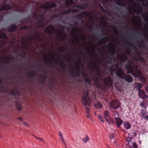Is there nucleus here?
Segmentation results:
<instances>
[{"label": "nucleus", "mask_w": 148, "mask_h": 148, "mask_svg": "<svg viewBox=\"0 0 148 148\" xmlns=\"http://www.w3.org/2000/svg\"><path fill=\"white\" fill-rule=\"evenodd\" d=\"M94 84L97 87L100 88L103 90L105 91L108 87L110 88L113 86V81L110 77L108 76L104 79L102 86L97 78L94 79Z\"/></svg>", "instance_id": "1"}, {"label": "nucleus", "mask_w": 148, "mask_h": 148, "mask_svg": "<svg viewBox=\"0 0 148 148\" xmlns=\"http://www.w3.org/2000/svg\"><path fill=\"white\" fill-rule=\"evenodd\" d=\"M125 67L126 69L127 70V73H130L134 77H139L140 81L144 83L145 82V79L143 77H140V76L142 75V72L138 70V66H136L135 71H134L132 63L128 62Z\"/></svg>", "instance_id": "2"}, {"label": "nucleus", "mask_w": 148, "mask_h": 148, "mask_svg": "<svg viewBox=\"0 0 148 148\" xmlns=\"http://www.w3.org/2000/svg\"><path fill=\"white\" fill-rule=\"evenodd\" d=\"M110 70L112 72L115 71V74L117 77L125 82L130 83L133 81V79L132 76L129 75L125 74L121 68L117 67L113 70L111 68H110Z\"/></svg>", "instance_id": "3"}, {"label": "nucleus", "mask_w": 148, "mask_h": 148, "mask_svg": "<svg viewBox=\"0 0 148 148\" xmlns=\"http://www.w3.org/2000/svg\"><path fill=\"white\" fill-rule=\"evenodd\" d=\"M83 94L84 96H83L82 99V104L84 106H90L91 103V99L89 95V90L88 89L86 90V92H83Z\"/></svg>", "instance_id": "4"}, {"label": "nucleus", "mask_w": 148, "mask_h": 148, "mask_svg": "<svg viewBox=\"0 0 148 148\" xmlns=\"http://www.w3.org/2000/svg\"><path fill=\"white\" fill-rule=\"evenodd\" d=\"M6 2V0H4V3L5 4L1 6V8H0V22L3 21L4 15L5 14V13L1 11L10 10L11 9L10 5L9 4H5Z\"/></svg>", "instance_id": "5"}, {"label": "nucleus", "mask_w": 148, "mask_h": 148, "mask_svg": "<svg viewBox=\"0 0 148 148\" xmlns=\"http://www.w3.org/2000/svg\"><path fill=\"white\" fill-rule=\"evenodd\" d=\"M56 6V4L54 2L50 3L49 2H45L44 4L41 6V8L44 9H47L55 7Z\"/></svg>", "instance_id": "6"}, {"label": "nucleus", "mask_w": 148, "mask_h": 148, "mask_svg": "<svg viewBox=\"0 0 148 148\" xmlns=\"http://www.w3.org/2000/svg\"><path fill=\"white\" fill-rule=\"evenodd\" d=\"M83 16H84L88 17L90 19H92L93 18L92 15L91 13L82 12L79 14L76 15V16L75 18H76L81 19V18Z\"/></svg>", "instance_id": "7"}, {"label": "nucleus", "mask_w": 148, "mask_h": 148, "mask_svg": "<svg viewBox=\"0 0 148 148\" xmlns=\"http://www.w3.org/2000/svg\"><path fill=\"white\" fill-rule=\"evenodd\" d=\"M110 104L111 107L115 110L117 109L120 106L119 102L115 100H112L110 103Z\"/></svg>", "instance_id": "8"}, {"label": "nucleus", "mask_w": 148, "mask_h": 148, "mask_svg": "<svg viewBox=\"0 0 148 148\" xmlns=\"http://www.w3.org/2000/svg\"><path fill=\"white\" fill-rule=\"evenodd\" d=\"M116 115L117 116V117H114V118L116 121V125L119 128H121V125L123 123V121L120 118H119V115L117 113H116L115 114H114V116Z\"/></svg>", "instance_id": "9"}, {"label": "nucleus", "mask_w": 148, "mask_h": 148, "mask_svg": "<svg viewBox=\"0 0 148 148\" xmlns=\"http://www.w3.org/2000/svg\"><path fill=\"white\" fill-rule=\"evenodd\" d=\"M17 29V26L15 24H12L8 27L6 31L9 32H13L16 31Z\"/></svg>", "instance_id": "10"}, {"label": "nucleus", "mask_w": 148, "mask_h": 148, "mask_svg": "<svg viewBox=\"0 0 148 148\" xmlns=\"http://www.w3.org/2000/svg\"><path fill=\"white\" fill-rule=\"evenodd\" d=\"M109 45H110L112 47L111 50L109 51V53L111 56H114L115 54L116 53V51L113 45L110 44L107 46V47L109 48Z\"/></svg>", "instance_id": "11"}, {"label": "nucleus", "mask_w": 148, "mask_h": 148, "mask_svg": "<svg viewBox=\"0 0 148 148\" xmlns=\"http://www.w3.org/2000/svg\"><path fill=\"white\" fill-rule=\"evenodd\" d=\"M54 27L52 25H50L46 28L45 32L47 34L51 35L52 34V33L51 30H54Z\"/></svg>", "instance_id": "12"}, {"label": "nucleus", "mask_w": 148, "mask_h": 148, "mask_svg": "<svg viewBox=\"0 0 148 148\" xmlns=\"http://www.w3.org/2000/svg\"><path fill=\"white\" fill-rule=\"evenodd\" d=\"M124 44L127 45L128 46L131 47L132 49L134 50L136 49V47L134 45H132L129 42H127L126 40H122Z\"/></svg>", "instance_id": "13"}, {"label": "nucleus", "mask_w": 148, "mask_h": 148, "mask_svg": "<svg viewBox=\"0 0 148 148\" xmlns=\"http://www.w3.org/2000/svg\"><path fill=\"white\" fill-rule=\"evenodd\" d=\"M36 72L35 71L28 72L27 74V76L29 77H33L35 76Z\"/></svg>", "instance_id": "14"}, {"label": "nucleus", "mask_w": 148, "mask_h": 148, "mask_svg": "<svg viewBox=\"0 0 148 148\" xmlns=\"http://www.w3.org/2000/svg\"><path fill=\"white\" fill-rule=\"evenodd\" d=\"M124 127L126 129H129L131 127V125L127 121H125L123 124Z\"/></svg>", "instance_id": "15"}, {"label": "nucleus", "mask_w": 148, "mask_h": 148, "mask_svg": "<svg viewBox=\"0 0 148 148\" xmlns=\"http://www.w3.org/2000/svg\"><path fill=\"white\" fill-rule=\"evenodd\" d=\"M11 94L15 96L19 94V91L16 89H12L10 92Z\"/></svg>", "instance_id": "16"}, {"label": "nucleus", "mask_w": 148, "mask_h": 148, "mask_svg": "<svg viewBox=\"0 0 148 148\" xmlns=\"http://www.w3.org/2000/svg\"><path fill=\"white\" fill-rule=\"evenodd\" d=\"M120 0H119L118 1H115L116 3L120 6L125 7L126 5V3L123 1V3H122L120 2Z\"/></svg>", "instance_id": "17"}, {"label": "nucleus", "mask_w": 148, "mask_h": 148, "mask_svg": "<svg viewBox=\"0 0 148 148\" xmlns=\"http://www.w3.org/2000/svg\"><path fill=\"white\" fill-rule=\"evenodd\" d=\"M60 66L63 69H64L66 68V65L64 62L61 60H60Z\"/></svg>", "instance_id": "18"}, {"label": "nucleus", "mask_w": 148, "mask_h": 148, "mask_svg": "<svg viewBox=\"0 0 148 148\" xmlns=\"http://www.w3.org/2000/svg\"><path fill=\"white\" fill-rule=\"evenodd\" d=\"M104 116L105 119H106L107 118H110V114L109 113V112L106 110L104 112Z\"/></svg>", "instance_id": "19"}, {"label": "nucleus", "mask_w": 148, "mask_h": 148, "mask_svg": "<svg viewBox=\"0 0 148 148\" xmlns=\"http://www.w3.org/2000/svg\"><path fill=\"white\" fill-rule=\"evenodd\" d=\"M0 32L2 33V35H0V38L6 40H8V37L5 33H2L1 31H0Z\"/></svg>", "instance_id": "20"}, {"label": "nucleus", "mask_w": 148, "mask_h": 148, "mask_svg": "<svg viewBox=\"0 0 148 148\" xmlns=\"http://www.w3.org/2000/svg\"><path fill=\"white\" fill-rule=\"evenodd\" d=\"M142 85L140 83H136L135 84L136 88L139 91L140 90V89L142 88Z\"/></svg>", "instance_id": "21"}, {"label": "nucleus", "mask_w": 148, "mask_h": 148, "mask_svg": "<svg viewBox=\"0 0 148 148\" xmlns=\"http://www.w3.org/2000/svg\"><path fill=\"white\" fill-rule=\"evenodd\" d=\"M95 107L97 108H101L102 107V104L99 102H97L95 104Z\"/></svg>", "instance_id": "22"}, {"label": "nucleus", "mask_w": 148, "mask_h": 148, "mask_svg": "<svg viewBox=\"0 0 148 148\" xmlns=\"http://www.w3.org/2000/svg\"><path fill=\"white\" fill-rule=\"evenodd\" d=\"M73 2V0H66L65 2V4L67 6H69V5Z\"/></svg>", "instance_id": "23"}, {"label": "nucleus", "mask_w": 148, "mask_h": 148, "mask_svg": "<svg viewBox=\"0 0 148 148\" xmlns=\"http://www.w3.org/2000/svg\"><path fill=\"white\" fill-rule=\"evenodd\" d=\"M138 95L140 97H143L145 95L144 92L140 90L138 91Z\"/></svg>", "instance_id": "24"}, {"label": "nucleus", "mask_w": 148, "mask_h": 148, "mask_svg": "<svg viewBox=\"0 0 148 148\" xmlns=\"http://www.w3.org/2000/svg\"><path fill=\"white\" fill-rule=\"evenodd\" d=\"M1 43H0V49L4 47L6 41L4 40H1Z\"/></svg>", "instance_id": "25"}, {"label": "nucleus", "mask_w": 148, "mask_h": 148, "mask_svg": "<svg viewBox=\"0 0 148 148\" xmlns=\"http://www.w3.org/2000/svg\"><path fill=\"white\" fill-rule=\"evenodd\" d=\"M85 82L88 84H90L91 82V80L89 78L85 77L84 79Z\"/></svg>", "instance_id": "26"}, {"label": "nucleus", "mask_w": 148, "mask_h": 148, "mask_svg": "<svg viewBox=\"0 0 148 148\" xmlns=\"http://www.w3.org/2000/svg\"><path fill=\"white\" fill-rule=\"evenodd\" d=\"M76 70L77 71L76 73L77 74V76L78 77H79V75H80V71L79 69L77 67H76Z\"/></svg>", "instance_id": "27"}, {"label": "nucleus", "mask_w": 148, "mask_h": 148, "mask_svg": "<svg viewBox=\"0 0 148 148\" xmlns=\"http://www.w3.org/2000/svg\"><path fill=\"white\" fill-rule=\"evenodd\" d=\"M127 60V58L125 56H121L120 58V60L123 62H125Z\"/></svg>", "instance_id": "28"}, {"label": "nucleus", "mask_w": 148, "mask_h": 148, "mask_svg": "<svg viewBox=\"0 0 148 148\" xmlns=\"http://www.w3.org/2000/svg\"><path fill=\"white\" fill-rule=\"evenodd\" d=\"M98 118L102 122H104V120H103V116L101 115H99L98 116Z\"/></svg>", "instance_id": "29"}, {"label": "nucleus", "mask_w": 148, "mask_h": 148, "mask_svg": "<svg viewBox=\"0 0 148 148\" xmlns=\"http://www.w3.org/2000/svg\"><path fill=\"white\" fill-rule=\"evenodd\" d=\"M70 10L71 12H72L74 13H77L79 12L78 10L76 9H70Z\"/></svg>", "instance_id": "30"}, {"label": "nucleus", "mask_w": 148, "mask_h": 148, "mask_svg": "<svg viewBox=\"0 0 148 148\" xmlns=\"http://www.w3.org/2000/svg\"><path fill=\"white\" fill-rule=\"evenodd\" d=\"M83 140L85 143H86L89 140V138L87 136H86L83 139Z\"/></svg>", "instance_id": "31"}, {"label": "nucleus", "mask_w": 148, "mask_h": 148, "mask_svg": "<svg viewBox=\"0 0 148 148\" xmlns=\"http://www.w3.org/2000/svg\"><path fill=\"white\" fill-rule=\"evenodd\" d=\"M88 6V5L87 4H84L82 5L83 8L82 10H84L86 9Z\"/></svg>", "instance_id": "32"}, {"label": "nucleus", "mask_w": 148, "mask_h": 148, "mask_svg": "<svg viewBox=\"0 0 148 148\" xmlns=\"http://www.w3.org/2000/svg\"><path fill=\"white\" fill-rule=\"evenodd\" d=\"M82 75L83 77H86L88 75L87 73L85 72H83L82 73Z\"/></svg>", "instance_id": "33"}, {"label": "nucleus", "mask_w": 148, "mask_h": 148, "mask_svg": "<svg viewBox=\"0 0 148 148\" xmlns=\"http://www.w3.org/2000/svg\"><path fill=\"white\" fill-rule=\"evenodd\" d=\"M140 112L143 115H144L146 114V110H141Z\"/></svg>", "instance_id": "34"}, {"label": "nucleus", "mask_w": 148, "mask_h": 148, "mask_svg": "<svg viewBox=\"0 0 148 148\" xmlns=\"http://www.w3.org/2000/svg\"><path fill=\"white\" fill-rule=\"evenodd\" d=\"M86 109V112L87 114H89L90 112V109L87 108V107H85Z\"/></svg>", "instance_id": "35"}, {"label": "nucleus", "mask_w": 148, "mask_h": 148, "mask_svg": "<svg viewBox=\"0 0 148 148\" xmlns=\"http://www.w3.org/2000/svg\"><path fill=\"white\" fill-rule=\"evenodd\" d=\"M29 28V27L28 26H23L21 28V30H22V29L27 30L28 28Z\"/></svg>", "instance_id": "36"}, {"label": "nucleus", "mask_w": 148, "mask_h": 148, "mask_svg": "<svg viewBox=\"0 0 148 148\" xmlns=\"http://www.w3.org/2000/svg\"><path fill=\"white\" fill-rule=\"evenodd\" d=\"M34 136L36 139L39 140H40L42 141L43 142H44V140L43 138H40L36 136Z\"/></svg>", "instance_id": "37"}, {"label": "nucleus", "mask_w": 148, "mask_h": 148, "mask_svg": "<svg viewBox=\"0 0 148 148\" xmlns=\"http://www.w3.org/2000/svg\"><path fill=\"white\" fill-rule=\"evenodd\" d=\"M81 39L85 40L86 39V37L84 35L82 34L81 35Z\"/></svg>", "instance_id": "38"}, {"label": "nucleus", "mask_w": 148, "mask_h": 148, "mask_svg": "<svg viewBox=\"0 0 148 148\" xmlns=\"http://www.w3.org/2000/svg\"><path fill=\"white\" fill-rule=\"evenodd\" d=\"M59 16L58 14H54L53 15L52 17V19L53 18H56Z\"/></svg>", "instance_id": "39"}, {"label": "nucleus", "mask_w": 148, "mask_h": 148, "mask_svg": "<svg viewBox=\"0 0 148 148\" xmlns=\"http://www.w3.org/2000/svg\"><path fill=\"white\" fill-rule=\"evenodd\" d=\"M112 27L114 29V32L116 34H117L118 33V31L114 27L112 26Z\"/></svg>", "instance_id": "40"}, {"label": "nucleus", "mask_w": 148, "mask_h": 148, "mask_svg": "<svg viewBox=\"0 0 148 148\" xmlns=\"http://www.w3.org/2000/svg\"><path fill=\"white\" fill-rule=\"evenodd\" d=\"M140 106L143 108H146V106L145 104L143 103H140Z\"/></svg>", "instance_id": "41"}, {"label": "nucleus", "mask_w": 148, "mask_h": 148, "mask_svg": "<svg viewBox=\"0 0 148 148\" xmlns=\"http://www.w3.org/2000/svg\"><path fill=\"white\" fill-rule=\"evenodd\" d=\"M99 7L104 12H106V11L100 5H99Z\"/></svg>", "instance_id": "42"}, {"label": "nucleus", "mask_w": 148, "mask_h": 148, "mask_svg": "<svg viewBox=\"0 0 148 148\" xmlns=\"http://www.w3.org/2000/svg\"><path fill=\"white\" fill-rule=\"evenodd\" d=\"M64 12L65 14H69L71 12L70 9H68L65 11Z\"/></svg>", "instance_id": "43"}, {"label": "nucleus", "mask_w": 148, "mask_h": 148, "mask_svg": "<svg viewBox=\"0 0 148 148\" xmlns=\"http://www.w3.org/2000/svg\"><path fill=\"white\" fill-rule=\"evenodd\" d=\"M78 60L79 61L78 64L79 65L81 64L82 66L83 67V66H84L82 64H81V59L80 58H78Z\"/></svg>", "instance_id": "44"}, {"label": "nucleus", "mask_w": 148, "mask_h": 148, "mask_svg": "<svg viewBox=\"0 0 148 148\" xmlns=\"http://www.w3.org/2000/svg\"><path fill=\"white\" fill-rule=\"evenodd\" d=\"M60 51L62 52H64L65 51V49L64 47H61L60 49Z\"/></svg>", "instance_id": "45"}, {"label": "nucleus", "mask_w": 148, "mask_h": 148, "mask_svg": "<svg viewBox=\"0 0 148 148\" xmlns=\"http://www.w3.org/2000/svg\"><path fill=\"white\" fill-rule=\"evenodd\" d=\"M133 147L134 148H137V145L135 143H133Z\"/></svg>", "instance_id": "46"}, {"label": "nucleus", "mask_w": 148, "mask_h": 148, "mask_svg": "<svg viewBox=\"0 0 148 148\" xmlns=\"http://www.w3.org/2000/svg\"><path fill=\"white\" fill-rule=\"evenodd\" d=\"M126 140L127 141H129L131 140V138L130 137H128L126 138Z\"/></svg>", "instance_id": "47"}, {"label": "nucleus", "mask_w": 148, "mask_h": 148, "mask_svg": "<svg viewBox=\"0 0 148 148\" xmlns=\"http://www.w3.org/2000/svg\"><path fill=\"white\" fill-rule=\"evenodd\" d=\"M70 71L72 73V75L73 76H75V74H74V71H73V70L71 69H70Z\"/></svg>", "instance_id": "48"}, {"label": "nucleus", "mask_w": 148, "mask_h": 148, "mask_svg": "<svg viewBox=\"0 0 148 148\" xmlns=\"http://www.w3.org/2000/svg\"><path fill=\"white\" fill-rule=\"evenodd\" d=\"M17 108L19 110H20L21 109V107L20 105H17Z\"/></svg>", "instance_id": "49"}, {"label": "nucleus", "mask_w": 148, "mask_h": 148, "mask_svg": "<svg viewBox=\"0 0 148 148\" xmlns=\"http://www.w3.org/2000/svg\"><path fill=\"white\" fill-rule=\"evenodd\" d=\"M86 116L88 118L91 119V116L89 114H88L86 115Z\"/></svg>", "instance_id": "50"}, {"label": "nucleus", "mask_w": 148, "mask_h": 148, "mask_svg": "<svg viewBox=\"0 0 148 148\" xmlns=\"http://www.w3.org/2000/svg\"><path fill=\"white\" fill-rule=\"evenodd\" d=\"M110 137L111 139L113 138H114V134H111L110 135Z\"/></svg>", "instance_id": "51"}, {"label": "nucleus", "mask_w": 148, "mask_h": 148, "mask_svg": "<svg viewBox=\"0 0 148 148\" xmlns=\"http://www.w3.org/2000/svg\"><path fill=\"white\" fill-rule=\"evenodd\" d=\"M76 7L77 8H79L82 9V8H83L82 7V5H81V6L78 5L77 6H76Z\"/></svg>", "instance_id": "52"}, {"label": "nucleus", "mask_w": 148, "mask_h": 148, "mask_svg": "<svg viewBox=\"0 0 148 148\" xmlns=\"http://www.w3.org/2000/svg\"><path fill=\"white\" fill-rule=\"evenodd\" d=\"M109 119L110 120V122H111L112 123H114V120L110 117V118H109Z\"/></svg>", "instance_id": "53"}, {"label": "nucleus", "mask_w": 148, "mask_h": 148, "mask_svg": "<svg viewBox=\"0 0 148 148\" xmlns=\"http://www.w3.org/2000/svg\"><path fill=\"white\" fill-rule=\"evenodd\" d=\"M101 32L102 34L104 36L105 35L104 33L105 32V31L102 29L101 30Z\"/></svg>", "instance_id": "54"}, {"label": "nucleus", "mask_w": 148, "mask_h": 148, "mask_svg": "<svg viewBox=\"0 0 148 148\" xmlns=\"http://www.w3.org/2000/svg\"><path fill=\"white\" fill-rule=\"evenodd\" d=\"M49 62L51 64V66L53 67H54V66L53 64V63L51 61V60H49Z\"/></svg>", "instance_id": "55"}, {"label": "nucleus", "mask_w": 148, "mask_h": 148, "mask_svg": "<svg viewBox=\"0 0 148 148\" xmlns=\"http://www.w3.org/2000/svg\"><path fill=\"white\" fill-rule=\"evenodd\" d=\"M106 120V121L108 122V123L110 124V120L109 121L108 120V119H107V118L105 119Z\"/></svg>", "instance_id": "56"}, {"label": "nucleus", "mask_w": 148, "mask_h": 148, "mask_svg": "<svg viewBox=\"0 0 148 148\" xmlns=\"http://www.w3.org/2000/svg\"><path fill=\"white\" fill-rule=\"evenodd\" d=\"M106 120V121L108 122V123L110 124V120L109 121L108 120V119H107V118L105 119Z\"/></svg>", "instance_id": "57"}, {"label": "nucleus", "mask_w": 148, "mask_h": 148, "mask_svg": "<svg viewBox=\"0 0 148 148\" xmlns=\"http://www.w3.org/2000/svg\"><path fill=\"white\" fill-rule=\"evenodd\" d=\"M143 18L145 20V21H147V22H148V19H146L145 18V16L143 14Z\"/></svg>", "instance_id": "58"}, {"label": "nucleus", "mask_w": 148, "mask_h": 148, "mask_svg": "<svg viewBox=\"0 0 148 148\" xmlns=\"http://www.w3.org/2000/svg\"><path fill=\"white\" fill-rule=\"evenodd\" d=\"M138 46L139 47L142 48L143 49H145V47L143 45H142V46L138 45Z\"/></svg>", "instance_id": "59"}, {"label": "nucleus", "mask_w": 148, "mask_h": 148, "mask_svg": "<svg viewBox=\"0 0 148 148\" xmlns=\"http://www.w3.org/2000/svg\"><path fill=\"white\" fill-rule=\"evenodd\" d=\"M44 14H41V15H40V18L42 19L44 17Z\"/></svg>", "instance_id": "60"}, {"label": "nucleus", "mask_w": 148, "mask_h": 148, "mask_svg": "<svg viewBox=\"0 0 148 148\" xmlns=\"http://www.w3.org/2000/svg\"><path fill=\"white\" fill-rule=\"evenodd\" d=\"M138 13H140V14H141L142 13V11L139 10L138 11V12H137Z\"/></svg>", "instance_id": "61"}, {"label": "nucleus", "mask_w": 148, "mask_h": 148, "mask_svg": "<svg viewBox=\"0 0 148 148\" xmlns=\"http://www.w3.org/2000/svg\"><path fill=\"white\" fill-rule=\"evenodd\" d=\"M44 25L42 24L40 25L39 26V27H41V28L43 27H44Z\"/></svg>", "instance_id": "62"}, {"label": "nucleus", "mask_w": 148, "mask_h": 148, "mask_svg": "<svg viewBox=\"0 0 148 148\" xmlns=\"http://www.w3.org/2000/svg\"><path fill=\"white\" fill-rule=\"evenodd\" d=\"M29 39H30L31 40H34V38L33 37H29Z\"/></svg>", "instance_id": "63"}, {"label": "nucleus", "mask_w": 148, "mask_h": 148, "mask_svg": "<svg viewBox=\"0 0 148 148\" xmlns=\"http://www.w3.org/2000/svg\"><path fill=\"white\" fill-rule=\"evenodd\" d=\"M126 53L127 54L129 55L130 54V52L128 50L126 51Z\"/></svg>", "instance_id": "64"}]
</instances>
